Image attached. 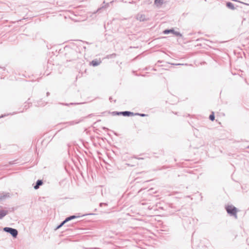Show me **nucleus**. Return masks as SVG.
<instances>
[{
  "mask_svg": "<svg viewBox=\"0 0 249 249\" xmlns=\"http://www.w3.org/2000/svg\"><path fill=\"white\" fill-rule=\"evenodd\" d=\"M227 213L231 216H233L235 218H237V209L233 206H228L226 208Z\"/></svg>",
  "mask_w": 249,
  "mask_h": 249,
  "instance_id": "f257e3e1",
  "label": "nucleus"
},
{
  "mask_svg": "<svg viewBox=\"0 0 249 249\" xmlns=\"http://www.w3.org/2000/svg\"><path fill=\"white\" fill-rule=\"evenodd\" d=\"M3 231L5 232L10 233L12 235V236L14 238L17 237L18 234V231L16 229L10 227L4 228Z\"/></svg>",
  "mask_w": 249,
  "mask_h": 249,
  "instance_id": "f03ea898",
  "label": "nucleus"
},
{
  "mask_svg": "<svg viewBox=\"0 0 249 249\" xmlns=\"http://www.w3.org/2000/svg\"><path fill=\"white\" fill-rule=\"evenodd\" d=\"M78 217V216H75V215H71L70 216L65 219V220H64L59 225H58L56 228V230L59 229L60 227H61L64 224H65L66 222L72 220L73 219H75L76 218Z\"/></svg>",
  "mask_w": 249,
  "mask_h": 249,
  "instance_id": "7ed1b4c3",
  "label": "nucleus"
},
{
  "mask_svg": "<svg viewBox=\"0 0 249 249\" xmlns=\"http://www.w3.org/2000/svg\"><path fill=\"white\" fill-rule=\"evenodd\" d=\"M136 19L140 21H144L148 20L144 14H138L136 17Z\"/></svg>",
  "mask_w": 249,
  "mask_h": 249,
  "instance_id": "20e7f679",
  "label": "nucleus"
},
{
  "mask_svg": "<svg viewBox=\"0 0 249 249\" xmlns=\"http://www.w3.org/2000/svg\"><path fill=\"white\" fill-rule=\"evenodd\" d=\"M116 114L118 115L121 114L124 116H134V113L133 112L128 111L117 112Z\"/></svg>",
  "mask_w": 249,
  "mask_h": 249,
  "instance_id": "39448f33",
  "label": "nucleus"
},
{
  "mask_svg": "<svg viewBox=\"0 0 249 249\" xmlns=\"http://www.w3.org/2000/svg\"><path fill=\"white\" fill-rule=\"evenodd\" d=\"M8 213V211L0 210V219L4 217Z\"/></svg>",
  "mask_w": 249,
  "mask_h": 249,
  "instance_id": "423d86ee",
  "label": "nucleus"
},
{
  "mask_svg": "<svg viewBox=\"0 0 249 249\" xmlns=\"http://www.w3.org/2000/svg\"><path fill=\"white\" fill-rule=\"evenodd\" d=\"M43 184V181L42 180H37L36 182V185L34 186L35 189L36 190L38 189L41 185Z\"/></svg>",
  "mask_w": 249,
  "mask_h": 249,
  "instance_id": "0eeeda50",
  "label": "nucleus"
},
{
  "mask_svg": "<svg viewBox=\"0 0 249 249\" xmlns=\"http://www.w3.org/2000/svg\"><path fill=\"white\" fill-rule=\"evenodd\" d=\"M163 3V0H155L154 4L157 6H160Z\"/></svg>",
  "mask_w": 249,
  "mask_h": 249,
  "instance_id": "6e6552de",
  "label": "nucleus"
},
{
  "mask_svg": "<svg viewBox=\"0 0 249 249\" xmlns=\"http://www.w3.org/2000/svg\"><path fill=\"white\" fill-rule=\"evenodd\" d=\"M226 6H227V7H228L230 9L234 10L235 9L234 4L231 2H227Z\"/></svg>",
  "mask_w": 249,
  "mask_h": 249,
  "instance_id": "1a4fd4ad",
  "label": "nucleus"
},
{
  "mask_svg": "<svg viewBox=\"0 0 249 249\" xmlns=\"http://www.w3.org/2000/svg\"><path fill=\"white\" fill-rule=\"evenodd\" d=\"M101 63V61H99L98 60H93L91 61V64L92 65V66H98Z\"/></svg>",
  "mask_w": 249,
  "mask_h": 249,
  "instance_id": "9d476101",
  "label": "nucleus"
},
{
  "mask_svg": "<svg viewBox=\"0 0 249 249\" xmlns=\"http://www.w3.org/2000/svg\"><path fill=\"white\" fill-rule=\"evenodd\" d=\"M174 32V30L173 29H170V30H165L163 31V33L164 34H169L170 33H172Z\"/></svg>",
  "mask_w": 249,
  "mask_h": 249,
  "instance_id": "9b49d317",
  "label": "nucleus"
},
{
  "mask_svg": "<svg viewBox=\"0 0 249 249\" xmlns=\"http://www.w3.org/2000/svg\"><path fill=\"white\" fill-rule=\"evenodd\" d=\"M172 33L174 34V35H175L176 36H182V35L179 32L175 31L174 30V32H172Z\"/></svg>",
  "mask_w": 249,
  "mask_h": 249,
  "instance_id": "f8f14e48",
  "label": "nucleus"
},
{
  "mask_svg": "<svg viewBox=\"0 0 249 249\" xmlns=\"http://www.w3.org/2000/svg\"><path fill=\"white\" fill-rule=\"evenodd\" d=\"M209 119L212 121L214 120V115L213 112L212 114L210 115Z\"/></svg>",
  "mask_w": 249,
  "mask_h": 249,
  "instance_id": "ddd939ff",
  "label": "nucleus"
},
{
  "mask_svg": "<svg viewBox=\"0 0 249 249\" xmlns=\"http://www.w3.org/2000/svg\"><path fill=\"white\" fill-rule=\"evenodd\" d=\"M134 115H138V116H140L142 117H144V116H146V115L145 114H142V113H134Z\"/></svg>",
  "mask_w": 249,
  "mask_h": 249,
  "instance_id": "4468645a",
  "label": "nucleus"
},
{
  "mask_svg": "<svg viewBox=\"0 0 249 249\" xmlns=\"http://www.w3.org/2000/svg\"><path fill=\"white\" fill-rule=\"evenodd\" d=\"M5 197H6V196H5V195H3V196L1 195L0 196V200L4 199V198H5Z\"/></svg>",
  "mask_w": 249,
  "mask_h": 249,
  "instance_id": "2eb2a0df",
  "label": "nucleus"
},
{
  "mask_svg": "<svg viewBox=\"0 0 249 249\" xmlns=\"http://www.w3.org/2000/svg\"><path fill=\"white\" fill-rule=\"evenodd\" d=\"M103 205H107V203H101L100 204V206H102Z\"/></svg>",
  "mask_w": 249,
  "mask_h": 249,
  "instance_id": "dca6fc26",
  "label": "nucleus"
},
{
  "mask_svg": "<svg viewBox=\"0 0 249 249\" xmlns=\"http://www.w3.org/2000/svg\"><path fill=\"white\" fill-rule=\"evenodd\" d=\"M115 55H116V54H112L111 55V56H115Z\"/></svg>",
  "mask_w": 249,
  "mask_h": 249,
  "instance_id": "f3484780",
  "label": "nucleus"
},
{
  "mask_svg": "<svg viewBox=\"0 0 249 249\" xmlns=\"http://www.w3.org/2000/svg\"><path fill=\"white\" fill-rule=\"evenodd\" d=\"M49 95V92L47 93V95L48 96Z\"/></svg>",
  "mask_w": 249,
  "mask_h": 249,
  "instance_id": "a211bd4d",
  "label": "nucleus"
},
{
  "mask_svg": "<svg viewBox=\"0 0 249 249\" xmlns=\"http://www.w3.org/2000/svg\"><path fill=\"white\" fill-rule=\"evenodd\" d=\"M248 148H249V146H248Z\"/></svg>",
  "mask_w": 249,
  "mask_h": 249,
  "instance_id": "6ab92c4d",
  "label": "nucleus"
},
{
  "mask_svg": "<svg viewBox=\"0 0 249 249\" xmlns=\"http://www.w3.org/2000/svg\"><path fill=\"white\" fill-rule=\"evenodd\" d=\"M1 207V206H0V208Z\"/></svg>",
  "mask_w": 249,
  "mask_h": 249,
  "instance_id": "aec40b11",
  "label": "nucleus"
}]
</instances>
